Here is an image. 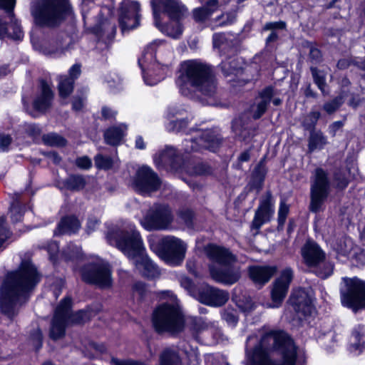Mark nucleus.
<instances>
[{
    "mask_svg": "<svg viewBox=\"0 0 365 365\" xmlns=\"http://www.w3.org/2000/svg\"><path fill=\"white\" fill-rule=\"evenodd\" d=\"M277 270L275 266H252L249 267V275L256 285L262 287L269 282Z\"/></svg>",
    "mask_w": 365,
    "mask_h": 365,
    "instance_id": "26",
    "label": "nucleus"
},
{
    "mask_svg": "<svg viewBox=\"0 0 365 365\" xmlns=\"http://www.w3.org/2000/svg\"><path fill=\"white\" fill-rule=\"evenodd\" d=\"M155 23H159L158 10L163 9L173 21H180L188 15L187 9L180 0H155L152 2Z\"/></svg>",
    "mask_w": 365,
    "mask_h": 365,
    "instance_id": "16",
    "label": "nucleus"
},
{
    "mask_svg": "<svg viewBox=\"0 0 365 365\" xmlns=\"http://www.w3.org/2000/svg\"><path fill=\"white\" fill-rule=\"evenodd\" d=\"M180 217L187 225L190 226L192 222L193 213L190 210H182L179 213Z\"/></svg>",
    "mask_w": 365,
    "mask_h": 365,
    "instance_id": "53",
    "label": "nucleus"
},
{
    "mask_svg": "<svg viewBox=\"0 0 365 365\" xmlns=\"http://www.w3.org/2000/svg\"><path fill=\"white\" fill-rule=\"evenodd\" d=\"M73 79L68 78L67 76H61L58 83V91L61 98H67L73 90Z\"/></svg>",
    "mask_w": 365,
    "mask_h": 365,
    "instance_id": "41",
    "label": "nucleus"
},
{
    "mask_svg": "<svg viewBox=\"0 0 365 365\" xmlns=\"http://www.w3.org/2000/svg\"><path fill=\"white\" fill-rule=\"evenodd\" d=\"M81 227L79 220L73 217L69 216L63 218L58 226V230L62 234H71L77 232Z\"/></svg>",
    "mask_w": 365,
    "mask_h": 365,
    "instance_id": "34",
    "label": "nucleus"
},
{
    "mask_svg": "<svg viewBox=\"0 0 365 365\" xmlns=\"http://www.w3.org/2000/svg\"><path fill=\"white\" fill-rule=\"evenodd\" d=\"M23 196L21 193H14L9 210V217L14 223L19 222L23 217Z\"/></svg>",
    "mask_w": 365,
    "mask_h": 365,
    "instance_id": "31",
    "label": "nucleus"
},
{
    "mask_svg": "<svg viewBox=\"0 0 365 365\" xmlns=\"http://www.w3.org/2000/svg\"><path fill=\"white\" fill-rule=\"evenodd\" d=\"M328 143L327 137L321 131H312L308 140V149L310 153L322 150Z\"/></svg>",
    "mask_w": 365,
    "mask_h": 365,
    "instance_id": "33",
    "label": "nucleus"
},
{
    "mask_svg": "<svg viewBox=\"0 0 365 365\" xmlns=\"http://www.w3.org/2000/svg\"><path fill=\"white\" fill-rule=\"evenodd\" d=\"M81 277L84 282L102 288L109 287L112 284L110 267L101 259L85 266L81 270Z\"/></svg>",
    "mask_w": 365,
    "mask_h": 365,
    "instance_id": "14",
    "label": "nucleus"
},
{
    "mask_svg": "<svg viewBox=\"0 0 365 365\" xmlns=\"http://www.w3.org/2000/svg\"><path fill=\"white\" fill-rule=\"evenodd\" d=\"M98 0H81V11L83 20L86 21L89 20L90 12L98 13V19L96 23H106L112 19L114 14V9L112 5H106L98 9L96 6Z\"/></svg>",
    "mask_w": 365,
    "mask_h": 365,
    "instance_id": "20",
    "label": "nucleus"
},
{
    "mask_svg": "<svg viewBox=\"0 0 365 365\" xmlns=\"http://www.w3.org/2000/svg\"><path fill=\"white\" fill-rule=\"evenodd\" d=\"M304 263L314 269L315 274L322 279H326L333 273L334 265L325 261L326 255L314 241L308 240L301 250Z\"/></svg>",
    "mask_w": 365,
    "mask_h": 365,
    "instance_id": "12",
    "label": "nucleus"
},
{
    "mask_svg": "<svg viewBox=\"0 0 365 365\" xmlns=\"http://www.w3.org/2000/svg\"><path fill=\"white\" fill-rule=\"evenodd\" d=\"M148 242L150 249L168 264L179 265L185 257L187 244L175 236L167 235L162 237L158 242L159 247L155 245L153 238H150Z\"/></svg>",
    "mask_w": 365,
    "mask_h": 365,
    "instance_id": "9",
    "label": "nucleus"
},
{
    "mask_svg": "<svg viewBox=\"0 0 365 365\" xmlns=\"http://www.w3.org/2000/svg\"><path fill=\"white\" fill-rule=\"evenodd\" d=\"M343 306L356 312L365 309V281L357 277H343L339 285Z\"/></svg>",
    "mask_w": 365,
    "mask_h": 365,
    "instance_id": "11",
    "label": "nucleus"
},
{
    "mask_svg": "<svg viewBox=\"0 0 365 365\" xmlns=\"http://www.w3.org/2000/svg\"><path fill=\"white\" fill-rule=\"evenodd\" d=\"M177 158L175 150L173 148H169L160 153L158 159H155V162L158 166L169 165L172 168H175Z\"/></svg>",
    "mask_w": 365,
    "mask_h": 365,
    "instance_id": "35",
    "label": "nucleus"
},
{
    "mask_svg": "<svg viewBox=\"0 0 365 365\" xmlns=\"http://www.w3.org/2000/svg\"><path fill=\"white\" fill-rule=\"evenodd\" d=\"M10 231L6 226V217L0 216V247L10 237Z\"/></svg>",
    "mask_w": 365,
    "mask_h": 365,
    "instance_id": "50",
    "label": "nucleus"
},
{
    "mask_svg": "<svg viewBox=\"0 0 365 365\" xmlns=\"http://www.w3.org/2000/svg\"><path fill=\"white\" fill-rule=\"evenodd\" d=\"M173 58V51L165 45L157 41L149 44L138 59L145 83L153 86L163 80L165 73L172 66Z\"/></svg>",
    "mask_w": 365,
    "mask_h": 365,
    "instance_id": "4",
    "label": "nucleus"
},
{
    "mask_svg": "<svg viewBox=\"0 0 365 365\" xmlns=\"http://www.w3.org/2000/svg\"><path fill=\"white\" fill-rule=\"evenodd\" d=\"M228 299L227 292L209 285L202 287L199 291L200 301L207 305L220 307L225 304Z\"/></svg>",
    "mask_w": 365,
    "mask_h": 365,
    "instance_id": "21",
    "label": "nucleus"
},
{
    "mask_svg": "<svg viewBox=\"0 0 365 365\" xmlns=\"http://www.w3.org/2000/svg\"><path fill=\"white\" fill-rule=\"evenodd\" d=\"M43 140L45 144L51 146H64L66 140L61 135L56 133H49L43 135Z\"/></svg>",
    "mask_w": 365,
    "mask_h": 365,
    "instance_id": "44",
    "label": "nucleus"
},
{
    "mask_svg": "<svg viewBox=\"0 0 365 365\" xmlns=\"http://www.w3.org/2000/svg\"><path fill=\"white\" fill-rule=\"evenodd\" d=\"M185 352L187 354V357L192 361L196 363L198 362L199 360V353L197 348H191L190 351L185 348Z\"/></svg>",
    "mask_w": 365,
    "mask_h": 365,
    "instance_id": "60",
    "label": "nucleus"
},
{
    "mask_svg": "<svg viewBox=\"0 0 365 365\" xmlns=\"http://www.w3.org/2000/svg\"><path fill=\"white\" fill-rule=\"evenodd\" d=\"M273 96L274 88L272 87H267L259 93L256 106L252 108L254 118L258 119L265 113Z\"/></svg>",
    "mask_w": 365,
    "mask_h": 365,
    "instance_id": "28",
    "label": "nucleus"
},
{
    "mask_svg": "<svg viewBox=\"0 0 365 365\" xmlns=\"http://www.w3.org/2000/svg\"><path fill=\"white\" fill-rule=\"evenodd\" d=\"M222 316V319L231 325H235L237 322V318L232 312L225 311Z\"/></svg>",
    "mask_w": 365,
    "mask_h": 365,
    "instance_id": "56",
    "label": "nucleus"
},
{
    "mask_svg": "<svg viewBox=\"0 0 365 365\" xmlns=\"http://www.w3.org/2000/svg\"><path fill=\"white\" fill-rule=\"evenodd\" d=\"M99 225V220L96 217H90L87 222V231H94Z\"/></svg>",
    "mask_w": 365,
    "mask_h": 365,
    "instance_id": "63",
    "label": "nucleus"
},
{
    "mask_svg": "<svg viewBox=\"0 0 365 365\" xmlns=\"http://www.w3.org/2000/svg\"><path fill=\"white\" fill-rule=\"evenodd\" d=\"M354 248V243L350 238H345L337 247V252L343 256H348Z\"/></svg>",
    "mask_w": 365,
    "mask_h": 365,
    "instance_id": "47",
    "label": "nucleus"
},
{
    "mask_svg": "<svg viewBox=\"0 0 365 365\" xmlns=\"http://www.w3.org/2000/svg\"><path fill=\"white\" fill-rule=\"evenodd\" d=\"M85 180L79 175H71L65 181V186L71 190H79L84 187Z\"/></svg>",
    "mask_w": 365,
    "mask_h": 365,
    "instance_id": "42",
    "label": "nucleus"
},
{
    "mask_svg": "<svg viewBox=\"0 0 365 365\" xmlns=\"http://www.w3.org/2000/svg\"><path fill=\"white\" fill-rule=\"evenodd\" d=\"M106 239L110 245L115 246L128 257L138 258L135 266L143 276L155 278L160 275L157 265L147 255H143V240L135 225L130 224L125 229L110 231Z\"/></svg>",
    "mask_w": 365,
    "mask_h": 365,
    "instance_id": "2",
    "label": "nucleus"
},
{
    "mask_svg": "<svg viewBox=\"0 0 365 365\" xmlns=\"http://www.w3.org/2000/svg\"><path fill=\"white\" fill-rule=\"evenodd\" d=\"M207 361H211L212 365H229L226 358L221 355H210L207 357Z\"/></svg>",
    "mask_w": 365,
    "mask_h": 365,
    "instance_id": "54",
    "label": "nucleus"
},
{
    "mask_svg": "<svg viewBox=\"0 0 365 365\" xmlns=\"http://www.w3.org/2000/svg\"><path fill=\"white\" fill-rule=\"evenodd\" d=\"M176 83L180 92L185 96L199 92L206 98H212L217 91L211 68L198 60H187L180 64Z\"/></svg>",
    "mask_w": 365,
    "mask_h": 365,
    "instance_id": "3",
    "label": "nucleus"
},
{
    "mask_svg": "<svg viewBox=\"0 0 365 365\" xmlns=\"http://www.w3.org/2000/svg\"><path fill=\"white\" fill-rule=\"evenodd\" d=\"M118 23H140V6L136 1L124 0L118 10Z\"/></svg>",
    "mask_w": 365,
    "mask_h": 365,
    "instance_id": "24",
    "label": "nucleus"
},
{
    "mask_svg": "<svg viewBox=\"0 0 365 365\" xmlns=\"http://www.w3.org/2000/svg\"><path fill=\"white\" fill-rule=\"evenodd\" d=\"M76 165L80 168L88 169L91 168L92 163L89 158H88L87 156H83L78 158L76 160Z\"/></svg>",
    "mask_w": 365,
    "mask_h": 365,
    "instance_id": "55",
    "label": "nucleus"
},
{
    "mask_svg": "<svg viewBox=\"0 0 365 365\" xmlns=\"http://www.w3.org/2000/svg\"><path fill=\"white\" fill-rule=\"evenodd\" d=\"M289 303L299 318L310 315L313 310L312 299L307 292L302 289L294 290L289 298Z\"/></svg>",
    "mask_w": 365,
    "mask_h": 365,
    "instance_id": "22",
    "label": "nucleus"
},
{
    "mask_svg": "<svg viewBox=\"0 0 365 365\" xmlns=\"http://www.w3.org/2000/svg\"><path fill=\"white\" fill-rule=\"evenodd\" d=\"M221 140L214 131L207 130L200 132L197 138L191 140V150L198 151L207 149L215 152L219 147Z\"/></svg>",
    "mask_w": 365,
    "mask_h": 365,
    "instance_id": "23",
    "label": "nucleus"
},
{
    "mask_svg": "<svg viewBox=\"0 0 365 365\" xmlns=\"http://www.w3.org/2000/svg\"><path fill=\"white\" fill-rule=\"evenodd\" d=\"M81 74V65L76 63L69 69V77L68 78L73 79V81Z\"/></svg>",
    "mask_w": 365,
    "mask_h": 365,
    "instance_id": "58",
    "label": "nucleus"
},
{
    "mask_svg": "<svg viewBox=\"0 0 365 365\" xmlns=\"http://www.w3.org/2000/svg\"><path fill=\"white\" fill-rule=\"evenodd\" d=\"M173 220L170 208L165 205H154L140 220L147 230H163L170 227Z\"/></svg>",
    "mask_w": 365,
    "mask_h": 365,
    "instance_id": "15",
    "label": "nucleus"
},
{
    "mask_svg": "<svg viewBox=\"0 0 365 365\" xmlns=\"http://www.w3.org/2000/svg\"><path fill=\"white\" fill-rule=\"evenodd\" d=\"M31 14L36 21L41 23H56L76 21L73 8L68 0H35L31 6Z\"/></svg>",
    "mask_w": 365,
    "mask_h": 365,
    "instance_id": "7",
    "label": "nucleus"
},
{
    "mask_svg": "<svg viewBox=\"0 0 365 365\" xmlns=\"http://www.w3.org/2000/svg\"><path fill=\"white\" fill-rule=\"evenodd\" d=\"M113 160L108 156L98 155L95 157L96 166L100 169L108 170L113 166Z\"/></svg>",
    "mask_w": 365,
    "mask_h": 365,
    "instance_id": "48",
    "label": "nucleus"
},
{
    "mask_svg": "<svg viewBox=\"0 0 365 365\" xmlns=\"http://www.w3.org/2000/svg\"><path fill=\"white\" fill-rule=\"evenodd\" d=\"M85 98L83 97H74L72 101V107L75 110H80L84 105Z\"/></svg>",
    "mask_w": 365,
    "mask_h": 365,
    "instance_id": "59",
    "label": "nucleus"
},
{
    "mask_svg": "<svg viewBox=\"0 0 365 365\" xmlns=\"http://www.w3.org/2000/svg\"><path fill=\"white\" fill-rule=\"evenodd\" d=\"M343 101L341 96L335 98L330 102H328L324 105V110L329 114H331L336 111L339 106L342 104Z\"/></svg>",
    "mask_w": 365,
    "mask_h": 365,
    "instance_id": "51",
    "label": "nucleus"
},
{
    "mask_svg": "<svg viewBox=\"0 0 365 365\" xmlns=\"http://www.w3.org/2000/svg\"><path fill=\"white\" fill-rule=\"evenodd\" d=\"M71 299L65 297L57 307L51 323L50 336L54 340L64 336L66 327L70 323L80 324L88 319L87 312L80 310L71 314Z\"/></svg>",
    "mask_w": 365,
    "mask_h": 365,
    "instance_id": "10",
    "label": "nucleus"
},
{
    "mask_svg": "<svg viewBox=\"0 0 365 365\" xmlns=\"http://www.w3.org/2000/svg\"><path fill=\"white\" fill-rule=\"evenodd\" d=\"M219 3L217 0H209L205 5L192 11L193 19L195 21H206L217 9Z\"/></svg>",
    "mask_w": 365,
    "mask_h": 365,
    "instance_id": "29",
    "label": "nucleus"
},
{
    "mask_svg": "<svg viewBox=\"0 0 365 365\" xmlns=\"http://www.w3.org/2000/svg\"><path fill=\"white\" fill-rule=\"evenodd\" d=\"M110 364L112 365H148L145 363L138 361H134V360H130V359L120 360V359H118L116 358L111 359Z\"/></svg>",
    "mask_w": 365,
    "mask_h": 365,
    "instance_id": "52",
    "label": "nucleus"
},
{
    "mask_svg": "<svg viewBox=\"0 0 365 365\" xmlns=\"http://www.w3.org/2000/svg\"><path fill=\"white\" fill-rule=\"evenodd\" d=\"M365 347V328L362 325L355 327L350 338V349L351 351L361 353Z\"/></svg>",
    "mask_w": 365,
    "mask_h": 365,
    "instance_id": "30",
    "label": "nucleus"
},
{
    "mask_svg": "<svg viewBox=\"0 0 365 365\" xmlns=\"http://www.w3.org/2000/svg\"><path fill=\"white\" fill-rule=\"evenodd\" d=\"M23 296V260L16 270L9 272L0 287V309L11 317L16 313L18 304Z\"/></svg>",
    "mask_w": 365,
    "mask_h": 365,
    "instance_id": "6",
    "label": "nucleus"
},
{
    "mask_svg": "<svg viewBox=\"0 0 365 365\" xmlns=\"http://www.w3.org/2000/svg\"><path fill=\"white\" fill-rule=\"evenodd\" d=\"M187 121L182 120H171L166 125V128L168 131L172 132H182L184 133H189L190 132L187 130Z\"/></svg>",
    "mask_w": 365,
    "mask_h": 365,
    "instance_id": "43",
    "label": "nucleus"
},
{
    "mask_svg": "<svg viewBox=\"0 0 365 365\" xmlns=\"http://www.w3.org/2000/svg\"><path fill=\"white\" fill-rule=\"evenodd\" d=\"M16 0H0V9L9 11L14 6Z\"/></svg>",
    "mask_w": 365,
    "mask_h": 365,
    "instance_id": "62",
    "label": "nucleus"
},
{
    "mask_svg": "<svg viewBox=\"0 0 365 365\" xmlns=\"http://www.w3.org/2000/svg\"><path fill=\"white\" fill-rule=\"evenodd\" d=\"M320 118V113L318 111H313L309 113L304 119L302 125L306 130L313 129L319 118Z\"/></svg>",
    "mask_w": 365,
    "mask_h": 365,
    "instance_id": "46",
    "label": "nucleus"
},
{
    "mask_svg": "<svg viewBox=\"0 0 365 365\" xmlns=\"http://www.w3.org/2000/svg\"><path fill=\"white\" fill-rule=\"evenodd\" d=\"M40 93L34 101V107L39 111H45L51 106L53 92L51 84L45 80L40 81Z\"/></svg>",
    "mask_w": 365,
    "mask_h": 365,
    "instance_id": "25",
    "label": "nucleus"
},
{
    "mask_svg": "<svg viewBox=\"0 0 365 365\" xmlns=\"http://www.w3.org/2000/svg\"><path fill=\"white\" fill-rule=\"evenodd\" d=\"M330 191L328 175L322 168H317L310 187L309 210L317 213L323 210V205Z\"/></svg>",
    "mask_w": 365,
    "mask_h": 365,
    "instance_id": "13",
    "label": "nucleus"
},
{
    "mask_svg": "<svg viewBox=\"0 0 365 365\" xmlns=\"http://www.w3.org/2000/svg\"><path fill=\"white\" fill-rule=\"evenodd\" d=\"M334 180L338 187L344 188L348 185V180L345 177H341L339 173L335 174Z\"/></svg>",
    "mask_w": 365,
    "mask_h": 365,
    "instance_id": "61",
    "label": "nucleus"
},
{
    "mask_svg": "<svg viewBox=\"0 0 365 365\" xmlns=\"http://www.w3.org/2000/svg\"><path fill=\"white\" fill-rule=\"evenodd\" d=\"M57 26L58 24H35V26L32 29L31 36V41L32 43H34L35 35L43 34L48 36L53 37L56 36L58 31Z\"/></svg>",
    "mask_w": 365,
    "mask_h": 365,
    "instance_id": "36",
    "label": "nucleus"
},
{
    "mask_svg": "<svg viewBox=\"0 0 365 365\" xmlns=\"http://www.w3.org/2000/svg\"><path fill=\"white\" fill-rule=\"evenodd\" d=\"M293 279V270L287 267L281 272L278 278L273 282L271 291L272 305L271 307H279L285 298L289 284Z\"/></svg>",
    "mask_w": 365,
    "mask_h": 365,
    "instance_id": "19",
    "label": "nucleus"
},
{
    "mask_svg": "<svg viewBox=\"0 0 365 365\" xmlns=\"http://www.w3.org/2000/svg\"><path fill=\"white\" fill-rule=\"evenodd\" d=\"M155 26L163 34L173 38H179L183 31L181 24H155Z\"/></svg>",
    "mask_w": 365,
    "mask_h": 365,
    "instance_id": "40",
    "label": "nucleus"
},
{
    "mask_svg": "<svg viewBox=\"0 0 365 365\" xmlns=\"http://www.w3.org/2000/svg\"><path fill=\"white\" fill-rule=\"evenodd\" d=\"M11 143V138L9 135L0 134V150L6 151Z\"/></svg>",
    "mask_w": 365,
    "mask_h": 365,
    "instance_id": "57",
    "label": "nucleus"
},
{
    "mask_svg": "<svg viewBox=\"0 0 365 365\" xmlns=\"http://www.w3.org/2000/svg\"><path fill=\"white\" fill-rule=\"evenodd\" d=\"M312 74L314 83L317 85L318 88L324 93L326 87V74L315 68H312Z\"/></svg>",
    "mask_w": 365,
    "mask_h": 365,
    "instance_id": "45",
    "label": "nucleus"
},
{
    "mask_svg": "<svg viewBox=\"0 0 365 365\" xmlns=\"http://www.w3.org/2000/svg\"><path fill=\"white\" fill-rule=\"evenodd\" d=\"M289 212V207L286 204L284 200H281L278 210V223L279 225L283 226L285 223L287 217Z\"/></svg>",
    "mask_w": 365,
    "mask_h": 365,
    "instance_id": "49",
    "label": "nucleus"
},
{
    "mask_svg": "<svg viewBox=\"0 0 365 365\" xmlns=\"http://www.w3.org/2000/svg\"><path fill=\"white\" fill-rule=\"evenodd\" d=\"M206 252L213 262L210 265V272L213 279L225 284H233L240 279V269L231 266L235 257L227 249L210 245L207 246Z\"/></svg>",
    "mask_w": 365,
    "mask_h": 365,
    "instance_id": "5",
    "label": "nucleus"
},
{
    "mask_svg": "<svg viewBox=\"0 0 365 365\" xmlns=\"http://www.w3.org/2000/svg\"><path fill=\"white\" fill-rule=\"evenodd\" d=\"M178 353L171 349H165L160 356V365H181Z\"/></svg>",
    "mask_w": 365,
    "mask_h": 365,
    "instance_id": "37",
    "label": "nucleus"
},
{
    "mask_svg": "<svg viewBox=\"0 0 365 365\" xmlns=\"http://www.w3.org/2000/svg\"><path fill=\"white\" fill-rule=\"evenodd\" d=\"M274 202L272 195L269 191L267 192L260 198L251 224V229L255 230L256 233L264 224L269 222L272 218L274 214Z\"/></svg>",
    "mask_w": 365,
    "mask_h": 365,
    "instance_id": "17",
    "label": "nucleus"
},
{
    "mask_svg": "<svg viewBox=\"0 0 365 365\" xmlns=\"http://www.w3.org/2000/svg\"><path fill=\"white\" fill-rule=\"evenodd\" d=\"M42 274L36 266L29 260H24V297L26 293L31 292L39 283Z\"/></svg>",
    "mask_w": 365,
    "mask_h": 365,
    "instance_id": "27",
    "label": "nucleus"
},
{
    "mask_svg": "<svg viewBox=\"0 0 365 365\" xmlns=\"http://www.w3.org/2000/svg\"><path fill=\"white\" fill-rule=\"evenodd\" d=\"M160 183L158 175L150 168L143 166L137 171L133 185L136 191L145 195L156 191Z\"/></svg>",
    "mask_w": 365,
    "mask_h": 365,
    "instance_id": "18",
    "label": "nucleus"
},
{
    "mask_svg": "<svg viewBox=\"0 0 365 365\" xmlns=\"http://www.w3.org/2000/svg\"><path fill=\"white\" fill-rule=\"evenodd\" d=\"M126 130V125L123 124L108 128L104 134L106 142L112 145H118L124 136Z\"/></svg>",
    "mask_w": 365,
    "mask_h": 365,
    "instance_id": "32",
    "label": "nucleus"
},
{
    "mask_svg": "<svg viewBox=\"0 0 365 365\" xmlns=\"http://www.w3.org/2000/svg\"><path fill=\"white\" fill-rule=\"evenodd\" d=\"M185 323L184 316L177 304L163 303L153 312V324L158 333H178L183 329Z\"/></svg>",
    "mask_w": 365,
    "mask_h": 365,
    "instance_id": "8",
    "label": "nucleus"
},
{
    "mask_svg": "<svg viewBox=\"0 0 365 365\" xmlns=\"http://www.w3.org/2000/svg\"><path fill=\"white\" fill-rule=\"evenodd\" d=\"M247 357L251 365H296L297 347L283 331L269 329Z\"/></svg>",
    "mask_w": 365,
    "mask_h": 365,
    "instance_id": "1",
    "label": "nucleus"
},
{
    "mask_svg": "<svg viewBox=\"0 0 365 365\" xmlns=\"http://www.w3.org/2000/svg\"><path fill=\"white\" fill-rule=\"evenodd\" d=\"M343 127L342 121H336L329 126V133L334 136L336 132Z\"/></svg>",
    "mask_w": 365,
    "mask_h": 365,
    "instance_id": "64",
    "label": "nucleus"
},
{
    "mask_svg": "<svg viewBox=\"0 0 365 365\" xmlns=\"http://www.w3.org/2000/svg\"><path fill=\"white\" fill-rule=\"evenodd\" d=\"M190 323L191 326L190 329L196 334L205 330L215 329L217 327L215 322H206L201 318H191Z\"/></svg>",
    "mask_w": 365,
    "mask_h": 365,
    "instance_id": "39",
    "label": "nucleus"
},
{
    "mask_svg": "<svg viewBox=\"0 0 365 365\" xmlns=\"http://www.w3.org/2000/svg\"><path fill=\"white\" fill-rule=\"evenodd\" d=\"M5 37L20 40L21 37L20 24H0V38Z\"/></svg>",
    "mask_w": 365,
    "mask_h": 365,
    "instance_id": "38",
    "label": "nucleus"
}]
</instances>
